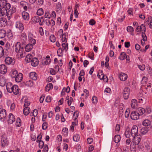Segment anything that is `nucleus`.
I'll return each mask as SVG.
<instances>
[{
    "mask_svg": "<svg viewBox=\"0 0 152 152\" xmlns=\"http://www.w3.org/2000/svg\"><path fill=\"white\" fill-rule=\"evenodd\" d=\"M15 52L18 53V55L20 56H21L23 55V48L20 46V43L19 42H17L15 45Z\"/></svg>",
    "mask_w": 152,
    "mask_h": 152,
    "instance_id": "f257e3e1",
    "label": "nucleus"
},
{
    "mask_svg": "<svg viewBox=\"0 0 152 152\" xmlns=\"http://www.w3.org/2000/svg\"><path fill=\"white\" fill-rule=\"evenodd\" d=\"M0 6L2 8L9 10L11 7L10 4L7 2L6 0H0Z\"/></svg>",
    "mask_w": 152,
    "mask_h": 152,
    "instance_id": "f03ea898",
    "label": "nucleus"
},
{
    "mask_svg": "<svg viewBox=\"0 0 152 152\" xmlns=\"http://www.w3.org/2000/svg\"><path fill=\"white\" fill-rule=\"evenodd\" d=\"M130 93V89L128 87L125 88L123 92V95L124 99H126L129 97Z\"/></svg>",
    "mask_w": 152,
    "mask_h": 152,
    "instance_id": "7ed1b4c3",
    "label": "nucleus"
},
{
    "mask_svg": "<svg viewBox=\"0 0 152 152\" xmlns=\"http://www.w3.org/2000/svg\"><path fill=\"white\" fill-rule=\"evenodd\" d=\"M138 129L136 125L133 126L131 131V134L132 136L134 137L138 135Z\"/></svg>",
    "mask_w": 152,
    "mask_h": 152,
    "instance_id": "20e7f679",
    "label": "nucleus"
},
{
    "mask_svg": "<svg viewBox=\"0 0 152 152\" xmlns=\"http://www.w3.org/2000/svg\"><path fill=\"white\" fill-rule=\"evenodd\" d=\"M141 140V138L139 135H137L136 136L133 137V142L135 145H138Z\"/></svg>",
    "mask_w": 152,
    "mask_h": 152,
    "instance_id": "39448f33",
    "label": "nucleus"
},
{
    "mask_svg": "<svg viewBox=\"0 0 152 152\" xmlns=\"http://www.w3.org/2000/svg\"><path fill=\"white\" fill-rule=\"evenodd\" d=\"M139 115L138 113L136 111H133L131 113L130 117L132 119L135 120L139 118Z\"/></svg>",
    "mask_w": 152,
    "mask_h": 152,
    "instance_id": "423d86ee",
    "label": "nucleus"
},
{
    "mask_svg": "<svg viewBox=\"0 0 152 152\" xmlns=\"http://www.w3.org/2000/svg\"><path fill=\"white\" fill-rule=\"evenodd\" d=\"M15 120V116L12 113H10L9 115L8 119V123L10 124H12Z\"/></svg>",
    "mask_w": 152,
    "mask_h": 152,
    "instance_id": "0eeeda50",
    "label": "nucleus"
},
{
    "mask_svg": "<svg viewBox=\"0 0 152 152\" xmlns=\"http://www.w3.org/2000/svg\"><path fill=\"white\" fill-rule=\"evenodd\" d=\"M7 20L4 17H0V26L4 27L7 24Z\"/></svg>",
    "mask_w": 152,
    "mask_h": 152,
    "instance_id": "6e6552de",
    "label": "nucleus"
},
{
    "mask_svg": "<svg viewBox=\"0 0 152 152\" xmlns=\"http://www.w3.org/2000/svg\"><path fill=\"white\" fill-rule=\"evenodd\" d=\"M7 9L2 8L0 9V17H6L7 16Z\"/></svg>",
    "mask_w": 152,
    "mask_h": 152,
    "instance_id": "1a4fd4ad",
    "label": "nucleus"
},
{
    "mask_svg": "<svg viewBox=\"0 0 152 152\" xmlns=\"http://www.w3.org/2000/svg\"><path fill=\"white\" fill-rule=\"evenodd\" d=\"M5 61L6 64L9 65L14 64V61L13 59L11 57H7L5 59Z\"/></svg>",
    "mask_w": 152,
    "mask_h": 152,
    "instance_id": "9d476101",
    "label": "nucleus"
},
{
    "mask_svg": "<svg viewBox=\"0 0 152 152\" xmlns=\"http://www.w3.org/2000/svg\"><path fill=\"white\" fill-rule=\"evenodd\" d=\"M15 26L16 28L19 29L21 31L23 30L24 28L23 24L20 21H18L16 23Z\"/></svg>",
    "mask_w": 152,
    "mask_h": 152,
    "instance_id": "9b49d317",
    "label": "nucleus"
},
{
    "mask_svg": "<svg viewBox=\"0 0 152 152\" xmlns=\"http://www.w3.org/2000/svg\"><path fill=\"white\" fill-rule=\"evenodd\" d=\"M7 68L4 65L2 64L0 66V73L2 74H4L7 72Z\"/></svg>",
    "mask_w": 152,
    "mask_h": 152,
    "instance_id": "f8f14e48",
    "label": "nucleus"
},
{
    "mask_svg": "<svg viewBox=\"0 0 152 152\" xmlns=\"http://www.w3.org/2000/svg\"><path fill=\"white\" fill-rule=\"evenodd\" d=\"M6 88L7 91L10 93L12 92L13 86H12L11 83L9 82L7 83L6 85Z\"/></svg>",
    "mask_w": 152,
    "mask_h": 152,
    "instance_id": "ddd939ff",
    "label": "nucleus"
},
{
    "mask_svg": "<svg viewBox=\"0 0 152 152\" xmlns=\"http://www.w3.org/2000/svg\"><path fill=\"white\" fill-rule=\"evenodd\" d=\"M131 107L133 109H135L137 107V101L135 99H132L131 102Z\"/></svg>",
    "mask_w": 152,
    "mask_h": 152,
    "instance_id": "4468645a",
    "label": "nucleus"
},
{
    "mask_svg": "<svg viewBox=\"0 0 152 152\" xmlns=\"http://www.w3.org/2000/svg\"><path fill=\"white\" fill-rule=\"evenodd\" d=\"M6 82V79L3 75H0V85L4 86L5 85Z\"/></svg>",
    "mask_w": 152,
    "mask_h": 152,
    "instance_id": "2eb2a0df",
    "label": "nucleus"
},
{
    "mask_svg": "<svg viewBox=\"0 0 152 152\" xmlns=\"http://www.w3.org/2000/svg\"><path fill=\"white\" fill-rule=\"evenodd\" d=\"M22 16L23 19L25 20H28L29 19V14L25 11L22 12Z\"/></svg>",
    "mask_w": 152,
    "mask_h": 152,
    "instance_id": "dca6fc26",
    "label": "nucleus"
},
{
    "mask_svg": "<svg viewBox=\"0 0 152 152\" xmlns=\"http://www.w3.org/2000/svg\"><path fill=\"white\" fill-rule=\"evenodd\" d=\"M31 65L34 66H37L39 63L38 59L36 58H33L31 60Z\"/></svg>",
    "mask_w": 152,
    "mask_h": 152,
    "instance_id": "f3484780",
    "label": "nucleus"
},
{
    "mask_svg": "<svg viewBox=\"0 0 152 152\" xmlns=\"http://www.w3.org/2000/svg\"><path fill=\"white\" fill-rule=\"evenodd\" d=\"M119 58L121 60H124L125 58L128 60L129 59V56L128 57L125 53L122 52L120 55Z\"/></svg>",
    "mask_w": 152,
    "mask_h": 152,
    "instance_id": "a211bd4d",
    "label": "nucleus"
},
{
    "mask_svg": "<svg viewBox=\"0 0 152 152\" xmlns=\"http://www.w3.org/2000/svg\"><path fill=\"white\" fill-rule=\"evenodd\" d=\"M29 77L31 79L34 80H36L37 79V75L35 72H31L29 74Z\"/></svg>",
    "mask_w": 152,
    "mask_h": 152,
    "instance_id": "6ab92c4d",
    "label": "nucleus"
},
{
    "mask_svg": "<svg viewBox=\"0 0 152 152\" xmlns=\"http://www.w3.org/2000/svg\"><path fill=\"white\" fill-rule=\"evenodd\" d=\"M23 77V74L20 73L17 75L15 78V80L16 82H19L22 80Z\"/></svg>",
    "mask_w": 152,
    "mask_h": 152,
    "instance_id": "aec40b11",
    "label": "nucleus"
},
{
    "mask_svg": "<svg viewBox=\"0 0 152 152\" xmlns=\"http://www.w3.org/2000/svg\"><path fill=\"white\" fill-rule=\"evenodd\" d=\"M20 39L23 42H25L27 40V36L24 32L22 33L20 35Z\"/></svg>",
    "mask_w": 152,
    "mask_h": 152,
    "instance_id": "412c9836",
    "label": "nucleus"
},
{
    "mask_svg": "<svg viewBox=\"0 0 152 152\" xmlns=\"http://www.w3.org/2000/svg\"><path fill=\"white\" fill-rule=\"evenodd\" d=\"M119 78L121 80L124 81L127 78V75L124 73H121L119 75Z\"/></svg>",
    "mask_w": 152,
    "mask_h": 152,
    "instance_id": "4be33fe9",
    "label": "nucleus"
},
{
    "mask_svg": "<svg viewBox=\"0 0 152 152\" xmlns=\"http://www.w3.org/2000/svg\"><path fill=\"white\" fill-rule=\"evenodd\" d=\"M7 138L5 136H3L1 139V143L2 146L3 147L5 146L7 144Z\"/></svg>",
    "mask_w": 152,
    "mask_h": 152,
    "instance_id": "5701e85b",
    "label": "nucleus"
},
{
    "mask_svg": "<svg viewBox=\"0 0 152 152\" xmlns=\"http://www.w3.org/2000/svg\"><path fill=\"white\" fill-rule=\"evenodd\" d=\"M45 21L46 24L48 26L51 25L52 26H53L55 25V21L53 19H46Z\"/></svg>",
    "mask_w": 152,
    "mask_h": 152,
    "instance_id": "b1692460",
    "label": "nucleus"
},
{
    "mask_svg": "<svg viewBox=\"0 0 152 152\" xmlns=\"http://www.w3.org/2000/svg\"><path fill=\"white\" fill-rule=\"evenodd\" d=\"M6 116V112L5 109L2 110L0 112V119L4 118Z\"/></svg>",
    "mask_w": 152,
    "mask_h": 152,
    "instance_id": "393cba45",
    "label": "nucleus"
},
{
    "mask_svg": "<svg viewBox=\"0 0 152 152\" xmlns=\"http://www.w3.org/2000/svg\"><path fill=\"white\" fill-rule=\"evenodd\" d=\"M12 91V92L15 95H17L19 93L18 88L16 85L13 86V89Z\"/></svg>",
    "mask_w": 152,
    "mask_h": 152,
    "instance_id": "a878e982",
    "label": "nucleus"
},
{
    "mask_svg": "<svg viewBox=\"0 0 152 152\" xmlns=\"http://www.w3.org/2000/svg\"><path fill=\"white\" fill-rule=\"evenodd\" d=\"M137 110L139 112L138 114L139 115H142L146 112V110L142 107L138 108Z\"/></svg>",
    "mask_w": 152,
    "mask_h": 152,
    "instance_id": "bb28decb",
    "label": "nucleus"
},
{
    "mask_svg": "<svg viewBox=\"0 0 152 152\" xmlns=\"http://www.w3.org/2000/svg\"><path fill=\"white\" fill-rule=\"evenodd\" d=\"M30 108L27 107H26L23 110L24 114L25 115H28L30 113Z\"/></svg>",
    "mask_w": 152,
    "mask_h": 152,
    "instance_id": "cd10ccee",
    "label": "nucleus"
},
{
    "mask_svg": "<svg viewBox=\"0 0 152 152\" xmlns=\"http://www.w3.org/2000/svg\"><path fill=\"white\" fill-rule=\"evenodd\" d=\"M120 136L119 135H117L114 136L113 140L116 143H118L120 142Z\"/></svg>",
    "mask_w": 152,
    "mask_h": 152,
    "instance_id": "c85d7f7f",
    "label": "nucleus"
},
{
    "mask_svg": "<svg viewBox=\"0 0 152 152\" xmlns=\"http://www.w3.org/2000/svg\"><path fill=\"white\" fill-rule=\"evenodd\" d=\"M33 48V45L31 44H28L25 47V51L26 52H29Z\"/></svg>",
    "mask_w": 152,
    "mask_h": 152,
    "instance_id": "c756f323",
    "label": "nucleus"
},
{
    "mask_svg": "<svg viewBox=\"0 0 152 152\" xmlns=\"http://www.w3.org/2000/svg\"><path fill=\"white\" fill-rule=\"evenodd\" d=\"M151 121L148 119H145L142 122V124L145 126L150 125Z\"/></svg>",
    "mask_w": 152,
    "mask_h": 152,
    "instance_id": "7c9ffc66",
    "label": "nucleus"
},
{
    "mask_svg": "<svg viewBox=\"0 0 152 152\" xmlns=\"http://www.w3.org/2000/svg\"><path fill=\"white\" fill-rule=\"evenodd\" d=\"M53 88V85L51 83H49L45 87V90L46 91H48L50 90L52 88Z\"/></svg>",
    "mask_w": 152,
    "mask_h": 152,
    "instance_id": "2f4dec72",
    "label": "nucleus"
},
{
    "mask_svg": "<svg viewBox=\"0 0 152 152\" xmlns=\"http://www.w3.org/2000/svg\"><path fill=\"white\" fill-rule=\"evenodd\" d=\"M148 129L147 127H143L141 129L140 132L143 134H145L148 132Z\"/></svg>",
    "mask_w": 152,
    "mask_h": 152,
    "instance_id": "473e14b6",
    "label": "nucleus"
},
{
    "mask_svg": "<svg viewBox=\"0 0 152 152\" xmlns=\"http://www.w3.org/2000/svg\"><path fill=\"white\" fill-rule=\"evenodd\" d=\"M32 58V55L30 54H28L26 56L25 60L27 62H30L31 61Z\"/></svg>",
    "mask_w": 152,
    "mask_h": 152,
    "instance_id": "72a5a7b5",
    "label": "nucleus"
},
{
    "mask_svg": "<svg viewBox=\"0 0 152 152\" xmlns=\"http://www.w3.org/2000/svg\"><path fill=\"white\" fill-rule=\"evenodd\" d=\"M66 42L65 43H63L62 44V49L64 50H65L66 51L68 49V43H66Z\"/></svg>",
    "mask_w": 152,
    "mask_h": 152,
    "instance_id": "f704fd0d",
    "label": "nucleus"
},
{
    "mask_svg": "<svg viewBox=\"0 0 152 152\" xmlns=\"http://www.w3.org/2000/svg\"><path fill=\"white\" fill-rule=\"evenodd\" d=\"M131 132L129 129H127L125 132V136L127 138H129L130 136Z\"/></svg>",
    "mask_w": 152,
    "mask_h": 152,
    "instance_id": "c9c22d12",
    "label": "nucleus"
},
{
    "mask_svg": "<svg viewBox=\"0 0 152 152\" xmlns=\"http://www.w3.org/2000/svg\"><path fill=\"white\" fill-rule=\"evenodd\" d=\"M68 133V130L67 128H64L62 130V133L64 136H67Z\"/></svg>",
    "mask_w": 152,
    "mask_h": 152,
    "instance_id": "e433bc0d",
    "label": "nucleus"
},
{
    "mask_svg": "<svg viewBox=\"0 0 152 152\" xmlns=\"http://www.w3.org/2000/svg\"><path fill=\"white\" fill-rule=\"evenodd\" d=\"M6 34V32L4 30H0V38H4Z\"/></svg>",
    "mask_w": 152,
    "mask_h": 152,
    "instance_id": "4c0bfd02",
    "label": "nucleus"
},
{
    "mask_svg": "<svg viewBox=\"0 0 152 152\" xmlns=\"http://www.w3.org/2000/svg\"><path fill=\"white\" fill-rule=\"evenodd\" d=\"M16 11V8L14 6H12L11 9L9 11V12H10V15H12V14L15 12Z\"/></svg>",
    "mask_w": 152,
    "mask_h": 152,
    "instance_id": "58836bf2",
    "label": "nucleus"
},
{
    "mask_svg": "<svg viewBox=\"0 0 152 152\" xmlns=\"http://www.w3.org/2000/svg\"><path fill=\"white\" fill-rule=\"evenodd\" d=\"M152 19V17L151 16H149L148 18L146 19L145 24L146 25H148L149 23L151 21Z\"/></svg>",
    "mask_w": 152,
    "mask_h": 152,
    "instance_id": "ea45409f",
    "label": "nucleus"
},
{
    "mask_svg": "<svg viewBox=\"0 0 152 152\" xmlns=\"http://www.w3.org/2000/svg\"><path fill=\"white\" fill-rule=\"evenodd\" d=\"M37 14L39 16L42 15L44 13L43 10L42 8L39 9L37 12Z\"/></svg>",
    "mask_w": 152,
    "mask_h": 152,
    "instance_id": "a19ab883",
    "label": "nucleus"
},
{
    "mask_svg": "<svg viewBox=\"0 0 152 152\" xmlns=\"http://www.w3.org/2000/svg\"><path fill=\"white\" fill-rule=\"evenodd\" d=\"M4 55H5L4 54V50L1 46H0V58L3 56Z\"/></svg>",
    "mask_w": 152,
    "mask_h": 152,
    "instance_id": "79ce46f5",
    "label": "nucleus"
},
{
    "mask_svg": "<svg viewBox=\"0 0 152 152\" xmlns=\"http://www.w3.org/2000/svg\"><path fill=\"white\" fill-rule=\"evenodd\" d=\"M80 137L78 134H76L73 136V140L75 142H78L79 141Z\"/></svg>",
    "mask_w": 152,
    "mask_h": 152,
    "instance_id": "37998d69",
    "label": "nucleus"
},
{
    "mask_svg": "<svg viewBox=\"0 0 152 152\" xmlns=\"http://www.w3.org/2000/svg\"><path fill=\"white\" fill-rule=\"evenodd\" d=\"M26 84L29 87H31L33 85V83L31 80H29L26 82Z\"/></svg>",
    "mask_w": 152,
    "mask_h": 152,
    "instance_id": "c03bdc74",
    "label": "nucleus"
},
{
    "mask_svg": "<svg viewBox=\"0 0 152 152\" xmlns=\"http://www.w3.org/2000/svg\"><path fill=\"white\" fill-rule=\"evenodd\" d=\"M18 74V72L16 70L12 71V73L11 75V76L12 78H15Z\"/></svg>",
    "mask_w": 152,
    "mask_h": 152,
    "instance_id": "a18cd8bd",
    "label": "nucleus"
},
{
    "mask_svg": "<svg viewBox=\"0 0 152 152\" xmlns=\"http://www.w3.org/2000/svg\"><path fill=\"white\" fill-rule=\"evenodd\" d=\"M139 102L141 103H144L145 102V99L143 97H139L138 98Z\"/></svg>",
    "mask_w": 152,
    "mask_h": 152,
    "instance_id": "49530a36",
    "label": "nucleus"
},
{
    "mask_svg": "<svg viewBox=\"0 0 152 152\" xmlns=\"http://www.w3.org/2000/svg\"><path fill=\"white\" fill-rule=\"evenodd\" d=\"M45 23V19L44 18L42 17H41L40 18V21L39 24L40 25L42 26Z\"/></svg>",
    "mask_w": 152,
    "mask_h": 152,
    "instance_id": "de8ad7c7",
    "label": "nucleus"
},
{
    "mask_svg": "<svg viewBox=\"0 0 152 152\" xmlns=\"http://www.w3.org/2000/svg\"><path fill=\"white\" fill-rule=\"evenodd\" d=\"M130 113V110L129 109H127L125 111V116L126 118L128 117L129 116Z\"/></svg>",
    "mask_w": 152,
    "mask_h": 152,
    "instance_id": "09e8293b",
    "label": "nucleus"
},
{
    "mask_svg": "<svg viewBox=\"0 0 152 152\" xmlns=\"http://www.w3.org/2000/svg\"><path fill=\"white\" fill-rule=\"evenodd\" d=\"M50 39L51 42H54L56 41V38L54 35H51L50 37Z\"/></svg>",
    "mask_w": 152,
    "mask_h": 152,
    "instance_id": "8fccbe9b",
    "label": "nucleus"
},
{
    "mask_svg": "<svg viewBox=\"0 0 152 152\" xmlns=\"http://www.w3.org/2000/svg\"><path fill=\"white\" fill-rule=\"evenodd\" d=\"M28 41L30 43L29 44H31L33 45H34L36 44V41L34 38L31 39H30Z\"/></svg>",
    "mask_w": 152,
    "mask_h": 152,
    "instance_id": "3c124183",
    "label": "nucleus"
},
{
    "mask_svg": "<svg viewBox=\"0 0 152 152\" xmlns=\"http://www.w3.org/2000/svg\"><path fill=\"white\" fill-rule=\"evenodd\" d=\"M78 115V112L77 111L75 112L73 115V118L75 120L77 119Z\"/></svg>",
    "mask_w": 152,
    "mask_h": 152,
    "instance_id": "603ef678",
    "label": "nucleus"
},
{
    "mask_svg": "<svg viewBox=\"0 0 152 152\" xmlns=\"http://www.w3.org/2000/svg\"><path fill=\"white\" fill-rule=\"evenodd\" d=\"M56 8L57 11L61 10V4L60 3H58L56 5Z\"/></svg>",
    "mask_w": 152,
    "mask_h": 152,
    "instance_id": "864d4df0",
    "label": "nucleus"
},
{
    "mask_svg": "<svg viewBox=\"0 0 152 152\" xmlns=\"http://www.w3.org/2000/svg\"><path fill=\"white\" fill-rule=\"evenodd\" d=\"M140 31H143L144 33H145V26L143 25V24H142L140 28Z\"/></svg>",
    "mask_w": 152,
    "mask_h": 152,
    "instance_id": "5fc2aeb1",
    "label": "nucleus"
},
{
    "mask_svg": "<svg viewBox=\"0 0 152 152\" xmlns=\"http://www.w3.org/2000/svg\"><path fill=\"white\" fill-rule=\"evenodd\" d=\"M10 44L8 43H7L5 45V47L4 49L8 51L10 49Z\"/></svg>",
    "mask_w": 152,
    "mask_h": 152,
    "instance_id": "6e6d98bb",
    "label": "nucleus"
},
{
    "mask_svg": "<svg viewBox=\"0 0 152 152\" xmlns=\"http://www.w3.org/2000/svg\"><path fill=\"white\" fill-rule=\"evenodd\" d=\"M34 38V36H33L31 32H29L28 34V40Z\"/></svg>",
    "mask_w": 152,
    "mask_h": 152,
    "instance_id": "4d7b16f0",
    "label": "nucleus"
},
{
    "mask_svg": "<svg viewBox=\"0 0 152 152\" xmlns=\"http://www.w3.org/2000/svg\"><path fill=\"white\" fill-rule=\"evenodd\" d=\"M51 16V15L48 12H46L45 13V18H50Z\"/></svg>",
    "mask_w": 152,
    "mask_h": 152,
    "instance_id": "13d9d810",
    "label": "nucleus"
},
{
    "mask_svg": "<svg viewBox=\"0 0 152 152\" xmlns=\"http://www.w3.org/2000/svg\"><path fill=\"white\" fill-rule=\"evenodd\" d=\"M92 101L93 103L96 104L97 102V98L95 96H93L92 99Z\"/></svg>",
    "mask_w": 152,
    "mask_h": 152,
    "instance_id": "bf43d9fd",
    "label": "nucleus"
},
{
    "mask_svg": "<svg viewBox=\"0 0 152 152\" xmlns=\"http://www.w3.org/2000/svg\"><path fill=\"white\" fill-rule=\"evenodd\" d=\"M34 20L35 23H39L40 18L38 16H36L34 18Z\"/></svg>",
    "mask_w": 152,
    "mask_h": 152,
    "instance_id": "052dcab7",
    "label": "nucleus"
},
{
    "mask_svg": "<svg viewBox=\"0 0 152 152\" xmlns=\"http://www.w3.org/2000/svg\"><path fill=\"white\" fill-rule=\"evenodd\" d=\"M127 30L128 32H132L133 31L134 29L132 27L129 26L127 27Z\"/></svg>",
    "mask_w": 152,
    "mask_h": 152,
    "instance_id": "680f3d73",
    "label": "nucleus"
},
{
    "mask_svg": "<svg viewBox=\"0 0 152 152\" xmlns=\"http://www.w3.org/2000/svg\"><path fill=\"white\" fill-rule=\"evenodd\" d=\"M42 128L43 130H45L47 128V124L46 122H45L43 124Z\"/></svg>",
    "mask_w": 152,
    "mask_h": 152,
    "instance_id": "e2e57ef3",
    "label": "nucleus"
},
{
    "mask_svg": "<svg viewBox=\"0 0 152 152\" xmlns=\"http://www.w3.org/2000/svg\"><path fill=\"white\" fill-rule=\"evenodd\" d=\"M138 67L140 70L142 71L144 70L145 68V66L144 64L138 65Z\"/></svg>",
    "mask_w": 152,
    "mask_h": 152,
    "instance_id": "0e129e2a",
    "label": "nucleus"
},
{
    "mask_svg": "<svg viewBox=\"0 0 152 152\" xmlns=\"http://www.w3.org/2000/svg\"><path fill=\"white\" fill-rule=\"evenodd\" d=\"M142 37L143 38V41H146L147 40V38L146 35H145V33L142 32Z\"/></svg>",
    "mask_w": 152,
    "mask_h": 152,
    "instance_id": "69168bd1",
    "label": "nucleus"
},
{
    "mask_svg": "<svg viewBox=\"0 0 152 152\" xmlns=\"http://www.w3.org/2000/svg\"><path fill=\"white\" fill-rule=\"evenodd\" d=\"M98 77L101 79H104V77H106L107 78V76L104 75L103 74H102L101 75H99V74L98 75Z\"/></svg>",
    "mask_w": 152,
    "mask_h": 152,
    "instance_id": "338daca9",
    "label": "nucleus"
},
{
    "mask_svg": "<svg viewBox=\"0 0 152 152\" xmlns=\"http://www.w3.org/2000/svg\"><path fill=\"white\" fill-rule=\"evenodd\" d=\"M44 145V143L42 141L40 140L39 141V148H42Z\"/></svg>",
    "mask_w": 152,
    "mask_h": 152,
    "instance_id": "774afa93",
    "label": "nucleus"
}]
</instances>
